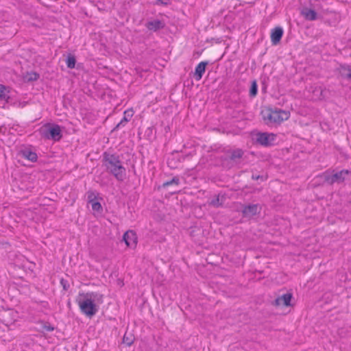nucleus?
<instances>
[{
    "mask_svg": "<svg viewBox=\"0 0 351 351\" xmlns=\"http://www.w3.org/2000/svg\"><path fill=\"white\" fill-rule=\"evenodd\" d=\"M180 183V180L178 177H174L170 181H167L165 182H164L162 184V186L164 188H166V187H168L169 186H171V185H176L178 186Z\"/></svg>",
    "mask_w": 351,
    "mask_h": 351,
    "instance_id": "20",
    "label": "nucleus"
},
{
    "mask_svg": "<svg viewBox=\"0 0 351 351\" xmlns=\"http://www.w3.org/2000/svg\"><path fill=\"white\" fill-rule=\"evenodd\" d=\"M39 75L36 73H34V72H32V73H27L24 78L26 81L27 82H30V81H35L36 80H38Z\"/></svg>",
    "mask_w": 351,
    "mask_h": 351,
    "instance_id": "21",
    "label": "nucleus"
},
{
    "mask_svg": "<svg viewBox=\"0 0 351 351\" xmlns=\"http://www.w3.org/2000/svg\"><path fill=\"white\" fill-rule=\"evenodd\" d=\"M292 298L291 293H285L281 296L278 297L274 302L273 304L276 306H291V300Z\"/></svg>",
    "mask_w": 351,
    "mask_h": 351,
    "instance_id": "6",
    "label": "nucleus"
},
{
    "mask_svg": "<svg viewBox=\"0 0 351 351\" xmlns=\"http://www.w3.org/2000/svg\"><path fill=\"white\" fill-rule=\"evenodd\" d=\"M103 160L107 171L112 174L117 180L123 181L125 178V168L123 166L119 156L105 152Z\"/></svg>",
    "mask_w": 351,
    "mask_h": 351,
    "instance_id": "2",
    "label": "nucleus"
},
{
    "mask_svg": "<svg viewBox=\"0 0 351 351\" xmlns=\"http://www.w3.org/2000/svg\"><path fill=\"white\" fill-rule=\"evenodd\" d=\"M261 207L259 204H249L244 206L242 213L244 217H252L261 212Z\"/></svg>",
    "mask_w": 351,
    "mask_h": 351,
    "instance_id": "5",
    "label": "nucleus"
},
{
    "mask_svg": "<svg viewBox=\"0 0 351 351\" xmlns=\"http://www.w3.org/2000/svg\"><path fill=\"white\" fill-rule=\"evenodd\" d=\"M342 69L345 71H347L346 77L351 80V68H350L349 66H343Z\"/></svg>",
    "mask_w": 351,
    "mask_h": 351,
    "instance_id": "24",
    "label": "nucleus"
},
{
    "mask_svg": "<svg viewBox=\"0 0 351 351\" xmlns=\"http://www.w3.org/2000/svg\"><path fill=\"white\" fill-rule=\"evenodd\" d=\"M218 203H219V199H218V198H217V199H215V200H213V201L211 202V204H212V205H213V206H219V204H218Z\"/></svg>",
    "mask_w": 351,
    "mask_h": 351,
    "instance_id": "26",
    "label": "nucleus"
},
{
    "mask_svg": "<svg viewBox=\"0 0 351 351\" xmlns=\"http://www.w3.org/2000/svg\"><path fill=\"white\" fill-rule=\"evenodd\" d=\"M158 2L161 3H165V0H157Z\"/></svg>",
    "mask_w": 351,
    "mask_h": 351,
    "instance_id": "29",
    "label": "nucleus"
},
{
    "mask_svg": "<svg viewBox=\"0 0 351 351\" xmlns=\"http://www.w3.org/2000/svg\"><path fill=\"white\" fill-rule=\"evenodd\" d=\"M123 340V342L125 343H126L128 346H131L133 342V341L132 339H129L128 337H126L125 335H124Z\"/></svg>",
    "mask_w": 351,
    "mask_h": 351,
    "instance_id": "25",
    "label": "nucleus"
},
{
    "mask_svg": "<svg viewBox=\"0 0 351 351\" xmlns=\"http://www.w3.org/2000/svg\"><path fill=\"white\" fill-rule=\"evenodd\" d=\"M22 154H23V156L25 158H27L32 162H35L37 160L38 157H37V154L35 152H33L29 150H24Z\"/></svg>",
    "mask_w": 351,
    "mask_h": 351,
    "instance_id": "16",
    "label": "nucleus"
},
{
    "mask_svg": "<svg viewBox=\"0 0 351 351\" xmlns=\"http://www.w3.org/2000/svg\"><path fill=\"white\" fill-rule=\"evenodd\" d=\"M89 203L90 204L91 208L93 211L97 212L98 213H101L103 209L101 204L99 202L95 201L94 199H90L89 200Z\"/></svg>",
    "mask_w": 351,
    "mask_h": 351,
    "instance_id": "18",
    "label": "nucleus"
},
{
    "mask_svg": "<svg viewBox=\"0 0 351 351\" xmlns=\"http://www.w3.org/2000/svg\"><path fill=\"white\" fill-rule=\"evenodd\" d=\"M132 110H126L124 112V117L121 119V121L117 125L115 129H118L121 127V125H125L126 123L129 121L130 118L132 117Z\"/></svg>",
    "mask_w": 351,
    "mask_h": 351,
    "instance_id": "15",
    "label": "nucleus"
},
{
    "mask_svg": "<svg viewBox=\"0 0 351 351\" xmlns=\"http://www.w3.org/2000/svg\"><path fill=\"white\" fill-rule=\"evenodd\" d=\"M49 124H46L43 126H42L38 132L42 138L49 139Z\"/></svg>",
    "mask_w": 351,
    "mask_h": 351,
    "instance_id": "17",
    "label": "nucleus"
},
{
    "mask_svg": "<svg viewBox=\"0 0 351 351\" xmlns=\"http://www.w3.org/2000/svg\"><path fill=\"white\" fill-rule=\"evenodd\" d=\"M61 128L58 125L49 124V139L55 141H59L62 138Z\"/></svg>",
    "mask_w": 351,
    "mask_h": 351,
    "instance_id": "8",
    "label": "nucleus"
},
{
    "mask_svg": "<svg viewBox=\"0 0 351 351\" xmlns=\"http://www.w3.org/2000/svg\"><path fill=\"white\" fill-rule=\"evenodd\" d=\"M289 117L290 113L289 111L278 109L266 112L263 118L267 123L280 124L282 121L287 120Z\"/></svg>",
    "mask_w": 351,
    "mask_h": 351,
    "instance_id": "3",
    "label": "nucleus"
},
{
    "mask_svg": "<svg viewBox=\"0 0 351 351\" xmlns=\"http://www.w3.org/2000/svg\"><path fill=\"white\" fill-rule=\"evenodd\" d=\"M250 94L252 97L256 96L257 94V84L255 81H254L252 84L250 90Z\"/></svg>",
    "mask_w": 351,
    "mask_h": 351,
    "instance_id": "23",
    "label": "nucleus"
},
{
    "mask_svg": "<svg viewBox=\"0 0 351 351\" xmlns=\"http://www.w3.org/2000/svg\"><path fill=\"white\" fill-rule=\"evenodd\" d=\"M66 66L69 69H73L75 66L76 60L74 56L69 54L66 60Z\"/></svg>",
    "mask_w": 351,
    "mask_h": 351,
    "instance_id": "19",
    "label": "nucleus"
},
{
    "mask_svg": "<svg viewBox=\"0 0 351 351\" xmlns=\"http://www.w3.org/2000/svg\"><path fill=\"white\" fill-rule=\"evenodd\" d=\"M276 140V135L272 133H258L257 134V142L264 146L271 145Z\"/></svg>",
    "mask_w": 351,
    "mask_h": 351,
    "instance_id": "4",
    "label": "nucleus"
},
{
    "mask_svg": "<svg viewBox=\"0 0 351 351\" xmlns=\"http://www.w3.org/2000/svg\"><path fill=\"white\" fill-rule=\"evenodd\" d=\"M123 239L125 241L127 246L130 247H135L137 243V237L136 233L133 230L127 231L123 234Z\"/></svg>",
    "mask_w": 351,
    "mask_h": 351,
    "instance_id": "7",
    "label": "nucleus"
},
{
    "mask_svg": "<svg viewBox=\"0 0 351 351\" xmlns=\"http://www.w3.org/2000/svg\"><path fill=\"white\" fill-rule=\"evenodd\" d=\"M60 283H61V285H62V287H63L64 289V290H66V289H67V287H66V282H65L63 279H62V280H61V281H60Z\"/></svg>",
    "mask_w": 351,
    "mask_h": 351,
    "instance_id": "27",
    "label": "nucleus"
},
{
    "mask_svg": "<svg viewBox=\"0 0 351 351\" xmlns=\"http://www.w3.org/2000/svg\"><path fill=\"white\" fill-rule=\"evenodd\" d=\"M206 65L207 62H201L197 65L194 74L196 80H200L202 79L203 74L205 73Z\"/></svg>",
    "mask_w": 351,
    "mask_h": 351,
    "instance_id": "11",
    "label": "nucleus"
},
{
    "mask_svg": "<svg viewBox=\"0 0 351 351\" xmlns=\"http://www.w3.org/2000/svg\"><path fill=\"white\" fill-rule=\"evenodd\" d=\"M345 174H348V171H341L333 174L328 180L331 183L342 182L344 180L343 175Z\"/></svg>",
    "mask_w": 351,
    "mask_h": 351,
    "instance_id": "14",
    "label": "nucleus"
},
{
    "mask_svg": "<svg viewBox=\"0 0 351 351\" xmlns=\"http://www.w3.org/2000/svg\"><path fill=\"white\" fill-rule=\"evenodd\" d=\"M10 98V97L9 88L4 85L0 84V100L8 103Z\"/></svg>",
    "mask_w": 351,
    "mask_h": 351,
    "instance_id": "13",
    "label": "nucleus"
},
{
    "mask_svg": "<svg viewBox=\"0 0 351 351\" xmlns=\"http://www.w3.org/2000/svg\"><path fill=\"white\" fill-rule=\"evenodd\" d=\"M301 14L307 21H315L318 19V14L314 10L308 8H302Z\"/></svg>",
    "mask_w": 351,
    "mask_h": 351,
    "instance_id": "9",
    "label": "nucleus"
},
{
    "mask_svg": "<svg viewBox=\"0 0 351 351\" xmlns=\"http://www.w3.org/2000/svg\"><path fill=\"white\" fill-rule=\"evenodd\" d=\"M283 29L280 27L274 28L271 34V40L274 45L278 44L282 38Z\"/></svg>",
    "mask_w": 351,
    "mask_h": 351,
    "instance_id": "10",
    "label": "nucleus"
},
{
    "mask_svg": "<svg viewBox=\"0 0 351 351\" xmlns=\"http://www.w3.org/2000/svg\"><path fill=\"white\" fill-rule=\"evenodd\" d=\"M243 154V151L241 149H238L232 151V152L231 154L230 158L232 160L239 159L242 157Z\"/></svg>",
    "mask_w": 351,
    "mask_h": 351,
    "instance_id": "22",
    "label": "nucleus"
},
{
    "mask_svg": "<svg viewBox=\"0 0 351 351\" xmlns=\"http://www.w3.org/2000/svg\"><path fill=\"white\" fill-rule=\"evenodd\" d=\"M146 27L148 29L156 32L160 29H162L164 27V24L160 20H154L149 21L146 24Z\"/></svg>",
    "mask_w": 351,
    "mask_h": 351,
    "instance_id": "12",
    "label": "nucleus"
},
{
    "mask_svg": "<svg viewBox=\"0 0 351 351\" xmlns=\"http://www.w3.org/2000/svg\"><path fill=\"white\" fill-rule=\"evenodd\" d=\"M252 178H253V179H254V180H258V179H259V178H261V179H262V178H263V177H262V176H252Z\"/></svg>",
    "mask_w": 351,
    "mask_h": 351,
    "instance_id": "28",
    "label": "nucleus"
},
{
    "mask_svg": "<svg viewBox=\"0 0 351 351\" xmlns=\"http://www.w3.org/2000/svg\"><path fill=\"white\" fill-rule=\"evenodd\" d=\"M76 302L81 312L91 317L98 311L97 304L103 302V295L97 292L80 293Z\"/></svg>",
    "mask_w": 351,
    "mask_h": 351,
    "instance_id": "1",
    "label": "nucleus"
}]
</instances>
